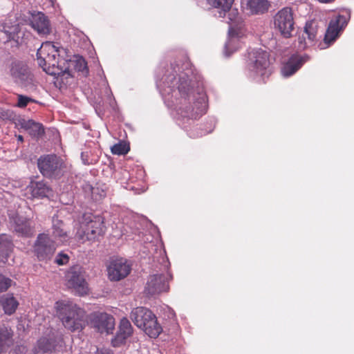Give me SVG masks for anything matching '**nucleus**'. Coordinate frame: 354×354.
I'll return each instance as SVG.
<instances>
[{
	"label": "nucleus",
	"mask_w": 354,
	"mask_h": 354,
	"mask_svg": "<svg viewBox=\"0 0 354 354\" xmlns=\"http://www.w3.org/2000/svg\"><path fill=\"white\" fill-rule=\"evenodd\" d=\"M171 66L174 72L178 76L177 88L180 97L177 103V111L183 117L196 119L205 113V105L201 101L194 102V106L191 103L192 86L189 75L192 73V64L187 59L184 58Z\"/></svg>",
	"instance_id": "f257e3e1"
},
{
	"label": "nucleus",
	"mask_w": 354,
	"mask_h": 354,
	"mask_svg": "<svg viewBox=\"0 0 354 354\" xmlns=\"http://www.w3.org/2000/svg\"><path fill=\"white\" fill-rule=\"evenodd\" d=\"M55 308L65 328L71 332L80 331L84 328L86 314L83 308L69 300L57 301Z\"/></svg>",
	"instance_id": "f03ea898"
},
{
	"label": "nucleus",
	"mask_w": 354,
	"mask_h": 354,
	"mask_svg": "<svg viewBox=\"0 0 354 354\" xmlns=\"http://www.w3.org/2000/svg\"><path fill=\"white\" fill-rule=\"evenodd\" d=\"M58 50L50 41L44 42L37 52L39 66L47 74L59 77L64 75L66 70L59 66Z\"/></svg>",
	"instance_id": "7ed1b4c3"
},
{
	"label": "nucleus",
	"mask_w": 354,
	"mask_h": 354,
	"mask_svg": "<svg viewBox=\"0 0 354 354\" xmlns=\"http://www.w3.org/2000/svg\"><path fill=\"white\" fill-rule=\"evenodd\" d=\"M104 218L101 215L85 213L80 222V228L77 235L80 240L95 241L105 233Z\"/></svg>",
	"instance_id": "20e7f679"
},
{
	"label": "nucleus",
	"mask_w": 354,
	"mask_h": 354,
	"mask_svg": "<svg viewBox=\"0 0 354 354\" xmlns=\"http://www.w3.org/2000/svg\"><path fill=\"white\" fill-rule=\"evenodd\" d=\"M131 319L134 324L151 338H156L162 332L156 315L148 308L137 307L131 310Z\"/></svg>",
	"instance_id": "39448f33"
},
{
	"label": "nucleus",
	"mask_w": 354,
	"mask_h": 354,
	"mask_svg": "<svg viewBox=\"0 0 354 354\" xmlns=\"http://www.w3.org/2000/svg\"><path fill=\"white\" fill-rule=\"evenodd\" d=\"M37 166L44 177L52 179H59L66 169L64 160L55 154L40 156L37 160Z\"/></svg>",
	"instance_id": "423d86ee"
},
{
	"label": "nucleus",
	"mask_w": 354,
	"mask_h": 354,
	"mask_svg": "<svg viewBox=\"0 0 354 354\" xmlns=\"http://www.w3.org/2000/svg\"><path fill=\"white\" fill-rule=\"evenodd\" d=\"M294 12L290 7L280 9L273 17L274 28L284 38H290L295 30Z\"/></svg>",
	"instance_id": "0eeeda50"
},
{
	"label": "nucleus",
	"mask_w": 354,
	"mask_h": 354,
	"mask_svg": "<svg viewBox=\"0 0 354 354\" xmlns=\"http://www.w3.org/2000/svg\"><path fill=\"white\" fill-rule=\"evenodd\" d=\"M247 64L250 71L263 76L270 64V54L262 48L252 49L248 52Z\"/></svg>",
	"instance_id": "6e6552de"
},
{
	"label": "nucleus",
	"mask_w": 354,
	"mask_h": 354,
	"mask_svg": "<svg viewBox=\"0 0 354 354\" xmlns=\"http://www.w3.org/2000/svg\"><path fill=\"white\" fill-rule=\"evenodd\" d=\"M66 285L80 296L88 293V284L84 277L83 268L79 266L71 267L66 274Z\"/></svg>",
	"instance_id": "1a4fd4ad"
},
{
	"label": "nucleus",
	"mask_w": 354,
	"mask_h": 354,
	"mask_svg": "<svg viewBox=\"0 0 354 354\" xmlns=\"http://www.w3.org/2000/svg\"><path fill=\"white\" fill-rule=\"evenodd\" d=\"M56 250L55 242L46 234H38L33 245V251L39 261L51 259Z\"/></svg>",
	"instance_id": "9d476101"
},
{
	"label": "nucleus",
	"mask_w": 354,
	"mask_h": 354,
	"mask_svg": "<svg viewBox=\"0 0 354 354\" xmlns=\"http://www.w3.org/2000/svg\"><path fill=\"white\" fill-rule=\"evenodd\" d=\"M89 324L100 333H112L115 328L114 317L106 313L94 312L89 315Z\"/></svg>",
	"instance_id": "9b49d317"
},
{
	"label": "nucleus",
	"mask_w": 354,
	"mask_h": 354,
	"mask_svg": "<svg viewBox=\"0 0 354 354\" xmlns=\"http://www.w3.org/2000/svg\"><path fill=\"white\" fill-rule=\"evenodd\" d=\"M348 17L347 15H338L333 18L328 24L324 36V42L328 45L333 43L347 26Z\"/></svg>",
	"instance_id": "f8f14e48"
},
{
	"label": "nucleus",
	"mask_w": 354,
	"mask_h": 354,
	"mask_svg": "<svg viewBox=\"0 0 354 354\" xmlns=\"http://www.w3.org/2000/svg\"><path fill=\"white\" fill-rule=\"evenodd\" d=\"M348 17L347 15H338L333 18L328 24L324 36V42L328 45L333 43L347 26Z\"/></svg>",
	"instance_id": "ddd939ff"
},
{
	"label": "nucleus",
	"mask_w": 354,
	"mask_h": 354,
	"mask_svg": "<svg viewBox=\"0 0 354 354\" xmlns=\"http://www.w3.org/2000/svg\"><path fill=\"white\" fill-rule=\"evenodd\" d=\"M131 266L127 260L118 259L111 261L107 268L109 279L118 281L125 278L131 272Z\"/></svg>",
	"instance_id": "4468645a"
},
{
	"label": "nucleus",
	"mask_w": 354,
	"mask_h": 354,
	"mask_svg": "<svg viewBox=\"0 0 354 354\" xmlns=\"http://www.w3.org/2000/svg\"><path fill=\"white\" fill-rule=\"evenodd\" d=\"M310 57L307 55L293 54L283 64L281 73L285 77H288L294 75Z\"/></svg>",
	"instance_id": "2eb2a0df"
},
{
	"label": "nucleus",
	"mask_w": 354,
	"mask_h": 354,
	"mask_svg": "<svg viewBox=\"0 0 354 354\" xmlns=\"http://www.w3.org/2000/svg\"><path fill=\"white\" fill-rule=\"evenodd\" d=\"M169 290V283L164 274L151 275L145 287V292L149 295H155Z\"/></svg>",
	"instance_id": "dca6fc26"
},
{
	"label": "nucleus",
	"mask_w": 354,
	"mask_h": 354,
	"mask_svg": "<svg viewBox=\"0 0 354 354\" xmlns=\"http://www.w3.org/2000/svg\"><path fill=\"white\" fill-rule=\"evenodd\" d=\"M207 1L212 6L220 10L218 11L219 17H224L226 12H230L229 19L232 24L239 22V17L237 10H230L234 0H207Z\"/></svg>",
	"instance_id": "f3484780"
},
{
	"label": "nucleus",
	"mask_w": 354,
	"mask_h": 354,
	"mask_svg": "<svg viewBox=\"0 0 354 354\" xmlns=\"http://www.w3.org/2000/svg\"><path fill=\"white\" fill-rule=\"evenodd\" d=\"M133 334V327L126 317H123L119 325L118 331L116 335L111 340V344L114 347H119L124 344L127 338H129Z\"/></svg>",
	"instance_id": "a211bd4d"
},
{
	"label": "nucleus",
	"mask_w": 354,
	"mask_h": 354,
	"mask_svg": "<svg viewBox=\"0 0 354 354\" xmlns=\"http://www.w3.org/2000/svg\"><path fill=\"white\" fill-rule=\"evenodd\" d=\"M10 75L17 83L26 84L32 80L27 66L21 62H14L10 66Z\"/></svg>",
	"instance_id": "6ab92c4d"
},
{
	"label": "nucleus",
	"mask_w": 354,
	"mask_h": 354,
	"mask_svg": "<svg viewBox=\"0 0 354 354\" xmlns=\"http://www.w3.org/2000/svg\"><path fill=\"white\" fill-rule=\"evenodd\" d=\"M26 191L32 198L48 197L52 192L50 187L44 180H32L27 186Z\"/></svg>",
	"instance_id": "aec40b11"
},
{
	"label": "nucleus",
	"mask_w": 354,
	"mask_h": 354,
	"mask_svg": "<svg viewBox=\"0 0 354 354\" xmlns=\"http://www.w3.org/2000/svg\"><path fill=\"white\" fill-rule=\"evenodd\" d=\"M57 342L55 338L41 337L32 348L35 354L51 353L55 351Z\"/></svg>",
	"instance_id": "412c9836"
},
{
	"label": "nucleus",
	"mask_w": 354,
	"mask_h": 354,
	"mask_svg": "<svg viewBox=\"0 0 354 354\" xmlns=\"http://www.w3.org/2000/svg\"><path fill=\"white\" fill-rule=\"evenodd\" d=\"M30 24L39 34L46 35L50 32L49 21L41 12H38L32 16Z\"/></svg>",
	"instance_id": "4be33fe9"
},
{
	"label": "nucleus",
	"mask_w": 354,
	"mask_h": 354,
	"mask_svg": "<svg viewBox=\"0 0 354 354\" xmlns=\"http://www.w3.org/2000/svg\"><path fill=\"white\" fill-rule=\"evenodd\" d=\"M19 124L22 129L28 131L33 138H39L44 133L43 125L32 120L22 119L19 121Z\"/></svg>",
	"instance_id": "5701e85b"
},
{
	"label": "nucleus",
	"mask_w": 354,
	"mask_h": 354,
	"mask_svg": "<svg viewBox=\"0 0 354 354\" xmlns=\"http://www.w3.org/2000/svg\"><path fill=\"white\" fill-rule=\"evenodd\" d=\"M270 6L268 0H247L246 9L252 15H259L266 12Z\"/></svg>",
	"instance_id": "b1692460"
},
{
	"label": "nucleus",
	"mask_w": 354,
	"mask_h": 354,
	"mask_svg": "<svg viewBox=\"0 0 354 354\" xmlns=\"http://www.w3.org/2000/svg\"><path fill=\"white\" fill-rule=\"evenodd\" d=\"M18 305L17 300L12 295L6 294L0 297V306L7 315L13 314Z\"/></svg>",
	"instance_id": "393cba45"
},
{
	"label": "nucleus",
	"mask_w": 354,
	"mask_h": 354,
	"mask_svg": "<svg viewBox=\"0 0 354 354\" xmlns=\"http://www.w3.org/2000/svg\"><path fill=\"white\" fill-rule=\"evenodd\" d=\"M15 231L22 236H30L33 234V230L30 223L26 220L18 219L15 222Z\"/></svg>",
	"instance_id": "a878e982"
},
{
	"label": "nucleus",
	"mask_w": 354,
	"mask_h": 354,
	"mask_svg": "<svg viewBox=\"0 0 354 354\" xmlns=\"http://www.w3.org/2000/svg\"><path fill=\"white\" fill-rule=\"evenodd\" d=\"M53 230V234L56 239L62 242H64L67 240L68 236L67 232L64 229V223L62 221H54Z\"/></svg>",
	"instance_id": "bb28decb"
},
{
	"label": "nucleus",
	"mask_w": 354,
	"mask_h": 354,
	"mask_svg": "<svg viewBox=\"0 0 354 354\" xmlns=\"http://www.w3.org/2000/svg\"><path fill=\"white\" fill-rule=\"evenodd\" d=\"M12 334L6 327H0V351L9 346Z\"/></svg>",
	"instance_id": "cd10ccee"
},
{
	"label": "nucleus",
	"mask_w": 354,
	"mask_h": 354,
	"mask_svg": "<svg viewBox=\"0 0 354 354\" xmlns=\"http://www.w3.org/2000/svg\"><path fill=\"white\" fill-rule=\"evenodd\" d=\"M317 26L315 21H308L306 24L303 35L308 38L310 41H313L317 36Z\"/></svg>",
	"instance_id": "c85d7f7f"
},
{
	"label": "nucleus",
	"mask_w": 354,
	"mask_h": 354,
	"mask_svg": "<svg viewBox=\"0 0 354 354\" xmlns=\"http://www.w3.org/2000/svg\"><path fill=\"white\" fill-rule=\"evenodd\" d=\"M30 102L39 103L37 100H36L33 98H31L30 97L21 95V94H18L17 95V102L15 106L17 107L24 109V108L26 107V106Z\"/></svg>",
	"instance_id": "c756f323"
},
{
	"label": "nucleus",
	"mask_w": 354,
	"mask_h": 354,
	"mask_svg": "<svg viewBox=\"0 0 354 354\" xmlns=\"http://www.w3.org/2000/svg\"><path fill=\"white\" fill-rule=\"evenodd\" d=\"M129 147L124 142L115 144L111 149L112 153L115 155H124L129 151Z\"/></svg>",
	"instance_id": "7c9ffc66"
},
{
	"label": "nucleus",
	"mask_w": 354,
	"mask_h": 354,
	"mask_svg": "<svg viewBox=\"0 0 354 354\" xmlns=\"http://www.w3.org/2000/svg\"><path fill=\"white\" fill-rule=\"evenodd\" d=\"M91 196L95 201H100L106 195V190L99 187L98 186L91 187Z\"/></svg>",
	"instance_id": "2f4dec72"
},
{
	"label": "nucleus",
	"mask_w": 354,
	"mask_h": 354,
	"mask_svg": "<svg viewBox=\"0 0 354 354\" xmlns=\"http://www.w3.org/2000/svg\"><path fill=\"white\" fill-rule=\"evenodd\" d=\"M12 280L0 274V292L6 291L11 286Z\"/></svg>",
	"instance_id": "473e14b6"
},
{
	"label": "nucleus",
	"mask_w": 354,
	"mask_h": 354,
	"mask_svg": "<svg viewBox=\"0 0 354 354\" xmlns=\"http://www.w3.org/2000/svg\"><path fill=\"white\" fill-rule=\"evenodd\" d=\"M3 245L7 250L10 249L12 245L10 236L3 234L0 235V245Z\"/></svg>",
	"instance_id": "72a5a7b5"
},
{
	"label": "nucleus",
	"mask_w": 354,
	"mask_h": 354,
	"mask_svg": "<svg viewBox=\"0 0 354 354\" xmlns=\"http://www.w3.org/2000/svg\"><path fill=\"white\" fill-rule=\"evenodd\" d=\"M68 261L69 257L68 254L64 252H60L57 255L55 262L59 266H62L66 264Z\"/></svg>",
	"instance_id": "f704fd0d"
},
{
	"label": "nucleus",
	"mask_w": 354,
	"mask_h": 354,
	"mask_svg": "<svg viewBox=\"0 0 354 354\" xmlns=\"http://www.w3.org/2000/svg\"><path fill=\"white\" fill-rule=\"evenodd\" d=\"M76 68L79 71L88 73L87 64L84 59H78L76 64Z\"/></svg>",
	"instance_id": "c9c22d12"
},
{
	"label": "nucleus",
	"mask_w": 354,
	"mask_h": 354,
	"mask_svg": "<svg viewBox=\"0 0 354 354\" xmlns=\"http://www.w3.org/2000/svg\"><path fill=\"white\" fill-rule=\"evenodd\" d=\"M306 36H304L303 34L301 36H299L298 38V48L301 50H304L307 46V43L306 41Z\"/></svg>",
	"instance_id": "e433bc0d"
},
{
	"label": "nucleus",
	"mask_w": 354,
	"mask_h": 354,
	"mask_svg": "<svg viewBox=\"0 0 354 354\" xmlns=\"http://www.w3.org/2000/svg\"><path fill=\"white\" fill-rule=\"evenodd\" d=\"M321 3H330L333 2L335 0H318Z\"/></svg>",
	"instance_id": "4c0bfd02"
},
{
	"label": "nucleus",
	"mask_w": 354,
	"mask_h": 354,
	"mask_svg": "<svg viewBox=\"0 0 354 354\" xmlns=\"http://www.w3.org/2000/svg\"><path fill=\"white\" fill-rule=\"evenodd\" d=\"M96 354H106V351L102 349H97Z\"/></svg>",
	"instance_id": "58836bf2"
},
{
	"label": "nucleus",
	"mask_w": 354,
	"mask_h": 354,
	"mask_svg": "<svg viewBox=\"0 0 354 354\" xmlns=\"http://www.w3.org/2000/svg\"><path fill=\"white\" fill-rule=\"evenodd\" d=\"M17 140H18L19 141H20V142H23V141H24L23 136H21V135H19V136H17Z\"/></svg>",
	"instance_id": "ea45409f"
}]
</instances>
